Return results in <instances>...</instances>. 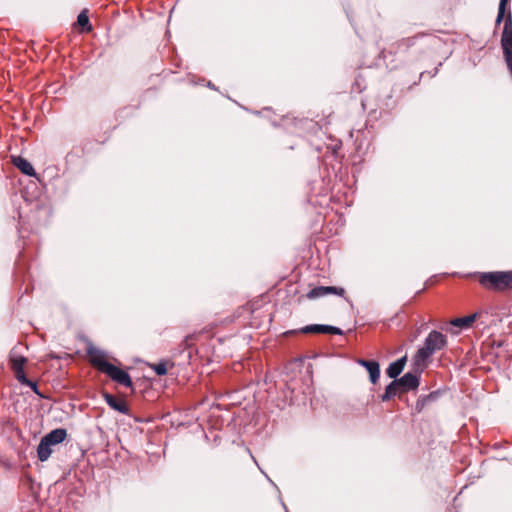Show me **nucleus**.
<instances>
[{"label":"nucleus","instance_id":"13","mask_svg":"<svg viewBox=\"0 0 512 512\" xmlns=\"http://www.w3.org/2000/svg\"><path fill=\"white\" fill-rule=\"evenodd\" d=\"M398 392H402L397 380L392 381L385 389V393L382 396L383 401H388L393 398Z\"/></svg>","mask_w":512,"mask_h":512},{"label":"nucleus","instance_id":"20","mask_svg":"<svg viewBox=\"0 0 512 512\" xmlns=\"http://www.w3.org/2000/svg\"><path fill=\"white\" fill-rule=\"evenodd\" d=\"M325 328H326L325 333H327V334H333V335H341L342 334V330L338 327L325 325Z\"/></svg>","mask_w":512,"mask_h":512},{"label":"nucleus","instance_id":"18","mask_svg":"<svg viewBox=\"0 0 512 512\" xmlns=\"http://www.w3.org/2000/svg\"><path fill=\"white\" fill-rule=\"evenodd\" d=\"M150 367L155 371V373L158 376H163L167 374L168 371L166 362L151 364Z\"/></svg>","mask_w":512,"mask_h":512},{"label":"nucleus","instance_id":"5","mask_svg":"<svg viewBox=\"0 0 512 512\" xmlns=\"http://www.w3.org/2000/svg\"><path fill=\"white\" fill-rule=\"evenodd\" d=\"M402 392L416 389L419 385V378L416 374L406 373L400 379H396Z\"/></svg>","mask_w":512,"mask_h":512},{"label":"nucleus","instance_id":"9","mask_svg":"<svg viewBox=\"0 0 512 512\" xmlns=\"http://www.w3.org/2000/svg\"><path fill=\"white\" fill-rule=\"evenodd\" d=\"M358 363L367 369L370 376V381L375 384L380 376V368L378 362L361 359L358 361Z\"/></svg>","mask_w":512,"mask_h":512},{"label":"nucleus","instance_id":"17","mask_svg":"<svg viewBox=\"0 0 512 512\" xmlns=\"http://www.w3.org/2000/svg\"><path fill=\"white\" fill-rule=\"evenodd\" d=\"M325 325L320 324H313L305 326L301 329L302 333L308 334V333H325Z\"/></svg>","mask_w":512,"mask_h":512},{"label":"nucleus","instance_id":"3","mask_svg":"<svg viewBox=\"0 0 512 512\" xmlns=\"http://www.w3.org/2000/svg\"><path fill=\"white\" fill-rule=\"evenodd\" d=\"M479 282L486 288L504 290L512 287V271L482 273Z\"/></svg>","mask_w":512,"mask_h":512},{"label":"nucleus","instance_id":"6","mask_svg":"<svg viewBox=\"0 0 512 512\" xmlns=\"http://www.w3.org/2000/svg\"><path fill=\"white\" fill-rule=\"evenodd\" d=\"M103 398L112 409L125 415L129 414V407L124 400L118 399L114 395L107 392L103 394Z\"/></svg>","mask_w":512,"mask_h":512},{"label":"nucleus","instance_id":"7","mask_svg":"<svg viewBox=\"0 0 512 512\" xmlns=\"http://www.w3.org/2000/svg\"><path fill=\"white\" fill-rule=\"evenodd\" d=\"M66 436H67V432L65 429H63V428L54 429L43 437V439H44L43 445L50 443L52 446H55L57 444L62 443L65 440Z\"/></svg>","mask_w":512,"mask_h":512},{"label":"nucleus","instance_id":"11","mask_svg":"<svg viewBox=\"0 0 512 512\" xmlns=\"http://www.w3.org/2000/svg\"><path fill=\"white\" fill-rule=\"evenodd\" d=\"M405 363H406V357H403V358L398 359L397 361L391 363L386 370L387 375L390 378L396 379V377L398 375H400L401 372L403 371Z\"/></svg>","mask_w":512,"mask_h":512},{"label":"nucleus","instance_id":"12","mask_svg":"<svg viewBox=\"0 0 512 512\" xmlns=\"http://www.w3.org/2000/svg\"><path fill=\"white\" fill-rule=\"evenodd\" d=\"M44 444V439L42 438L38 447H37V456L40 461H46L52 454V445L50 443Z\"/></svg>","mask_w":512,"mask_h":512},{"label":"nucleus","instance_id":"8","mask_svg":"<svg viewBox=\"0 0 512 512\" xmlns=\"http://www.w3.org/2000/svg\"><path fill=\"white\" fill-rule=\"evenodd\" d=\"M12 163L17 167L23 174L27 176H35V170L31 163L21 156H13Z\"/></svg>","mask_w":512,"mask_h":512},{"label":"nucleus","instance_id":"1","mask_svg":"<svg viewBox=\"0 0 512 512\" xmlns=\"http://www.w3.org/2000/svg\"><path fill=\"white\" fill-rule=\"evenodd\" d=\"M88 355L91 364L98 369L100 372L108 375L115 382L125 386L131 387L132 381L127 372L109 363L106 359V355L103 351L97 348H89Z\"/></svg>","mask_w":512,"mask_h":512},{"label":"nucleus","instance_id":"16","mask_svg":"<svg viewBox=\"0 0 512 512\" xmlns=\"http://www.w3.org/2000/svg\"><path fill=\"white\" fill-rule=\"evenodd\" d=\"M77 23L79 26L85 28L86 31H91L92 29L91 25L89 24L87 12L85 10L80 12V14L78 15Z\"/></svg>","mask_w":512,"mask_h":512},{"label":"nucleus","instance_id":"15","mask_svg":"<svg viewBox=\"0 0 512 512\" xmlns=\"http://www.w3.org/2000/svg\"><path fill=\"white\" fill-rule=\"evenodd\" d=\"M15 377L16 379L21 383V384H24V385H27L29 386L30 388H32L33 390L36 391V383L33 382V381H30L26 378L25 376V373H24V370H20V371H15Z\"/></svg>","mask_w":512,"mask_h":512},{"label":"nucleus","instance_id":"4","mask_svg":"<svg viewBox=\"0 0 512 512\" xmlns=\"http://www.w3.org/2000/svg\"><path fill=\"white\" fill-rule=\"evenodd\" d=\"M344 292H345L344 289L343 288H339V287H334V286H318V287H315V288L311 289L307 293V298L308 299H317V298H321V297H324V296H327V295H330V294H336V295H339V296H343Z\"/></svg>","mask_w":512,"mask_h":512},{"label":"nucleus","instance_id":"14","mask_svg":"<svg viewBox=\"0 0 512 512\" xmlns=\"http://www.w3.org/2000/svg\"><path fill=\"white\" fill-rule=\"evenodd\" d=\"M26 358L23 357V356H14V357H11L10 359V362H11V367L13 369V371H20V370H24V365L26 363Z\"/></svg>","mask_w":512,"mask_h":512},{"label":"nucleus","instance_id":"10","mask_svg":"<svg viewBox=\"0 0 512 512\" xmlns=\"http://www.w3.org/2000/svg\"><path fill=\"white\" fill-rule=\"evenodd\" d=\"M477 317H478V314L474 313V314L467 315L464 317L452 319L450 321V324L453 326L459 327L461 329H467L472 326V324L475 322Z\"/></svg>","mask_w":512,"mask_h":512},{"label":"nucleus","instance_id":"2","mask_svg":"<svg viewBox=\"0 0 512 512\" xmlns=\"http://www.w3.org/2000/svg\"><path fill=\"white\" fill-rule=\"evenodd\" d=\"M447 345V337L436 330L431 331L425 339L424 346L417 351L415 362L424 364L435 352L442 350Z\"/></svg>","mask_w":512,"mask_h":512},{"label":"nucleus","instance_id":"19","mask_svg":"<svg viewBox=\"0 0 512 512\" xmlns=\"http://www.w3.org/2000/svg\"><path fill=\"white\" fill-rule=\"evenodd\" d=\"M507 2H508V0H500L499 8H498V15L496 18V25H499L504 18L505 7L507 5Z\"/></svg>","mask_w":512,"mask_h":512}]
</instances>
